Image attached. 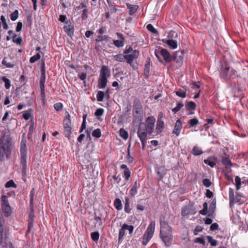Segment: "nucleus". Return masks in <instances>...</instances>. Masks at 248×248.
Masks as SVG:
<instances>
[{"instance_id": "obj_1", "label": "nucleus", "mask_w": 248, "mask_h": 248, "mask_svg": "<svg viewBox=\"0 0 248 248\" xmlns=\"http://www.w3.org/2000/svg\"><path fill=\"white\" fill-rule=\"evenodd\" d=\"M219 76L226 82H233L234 85H231L232 89L236 87V82H239V80L241 79L240 75L237 74V72L226 61H223L220 64L219 70Z\"/></svg>"}, {"instance_id": "obj_2", "label": "nucleus", "mask_w": 248, "mask_h": 248, "mask_svg": "<svg viewBox=\"0 0 248 248\" xmlns=\"http://www.w3.org/2000/svg\"><path fill=\"white\" fill-rule=\"evenodd\" d=\"M160 230L159 236L166 248L170 247L173 243V236L172 228L164 217L160 218Z\"/></svg>"}, {"instance_id": "obj_3", "label": "nucleus", "mask_w": 248, "mask_h": 248, "mask_svg": "<svg viewBox=\"0 0 248 248\" xmlns=\"http://www.w3.org/2000/svg\"><path fill=\"white\" fill-rule=\"evenodd\" d=\"M12 138L10 135L4 134L0 138V161L5 160V155L7 159L11 158L13 149Z\"/></svg>"}, {"instance_id": "obj_4", "label": "nucleus", "mask_w": 248, "mask_h": 248, "mask_svg": "<svg viewBox=\"0 0 248 248\" xmlns=\"http://www.w3.org/2000/svg\"><path fill=\"white\" fill-rule=\"evenodd\" d=\"M155 118L153 116L148 117L145 121V124L141 122L139 124L138 132H144L147 135H151L154 131Z\"/></svg>"}, {"instance_id": "obj_5", "label": "nucleus", "mask_w": 248, "mask_h": 248, "mask_svg": "<svg viewBox=\"0 0 248 248\" xmlns=\"http://www.w3.org/2000/svg\"><path fill=\"white\" fill-rule=\"evenodd\" d=\"M155 54L158 61L164 65L172 61V55L167 49L161 47L155 50Z\"/></svg>"}, {"instance_id": "obj_6", "label": "nucleus", "mask_w": 248, "mask_h": 248, "mask_svg": "<svg viewBox=\"0 0 248 248\" xmlns=\"http://www.w3.org/2000/svg\"><path fill=\"white\" fill-rule=\"evenodd\" d=\"M155 221H152L145 232L142 240V244L146 246L152 238L155 231Z\"/></svg>"}, {"instance_id": "obj_7", "label": "nucleus", "mask_w": 248, "mask_h": 248, "mask_svg": "<svg viewBox=\"0 0 248 248\" xmlns=\"http://www.w3.org/2000/svg\"><path fill=\"white\" fill-rule=\"evenodd\" d=\"M20 162L22 166V171L23 173H26L27 169V152L26 142L24 143L21 142L20 146Z\"/></svg>"}, {"instance_id": "obj_8", "label": "nucleus", "mask_w": 248, "mask_h": 248, "mask_svg": "<svg viewBox=\"0 0 248 248\" xmlns=\"http://www.w3.org/2000/svg\"><path fill=\"white\" fill-rule=\"evenodd\" d=\"M1 207L5 217H9L12 214L11 207L9 204L8 198L5 195H2L0 198Z\"/></svg>"}, {"instance_id": "obj_9", "label": "nucleus", "mask_w": 248, "mask_h": 248, "mask_svg": "<svg viewBox=\"0 0 248 248\" xmlns=\"http://www.w3.org/2000/svg\"><path fill=\"white\" fill-rule=\"evenodd\" d=\"M241 194L238 192L236 193V198H234V190L233 189L230 187L229 189V204L231 208L233 206L234 202H238L240 204L244 203L243 201H242L241 198Z\"/></svg>"}, {"instance_id": "obj_10", "label": "nucleus", "mask_w": 248, "mask_h": 248, "mask_svg": "<svg viewBox=\"0 0 248 248\" xmlns=\"http://www.w3.org/2000/svg\"><path fill=\"white\" fill-rule=\"evenodd\" d=\"M197 213L193 203L190 202L182 208L181 216L185 217L189 215H195Z\"/></svg>"}, {"instance_id": "obj_11", "label": "nucleus", "mask_w": 248, "mask_h": 248, "mask_svg": "<svg viewBox=\"0 0 248 248\" xmlns=\"http://www.w3.org/2000/svg\"><path fill=\"white\" fill-rule=\"evenodd\" d=\"M133 115L135 117H138L141 114L142 107L141 105L140 101L138 98H135L133 100Z\"/></svg>"}, {"instance_id": "obj_12", "label": "nucleus", "mask_w": 248, "mask_h": 248, "mask_svg": "<svg viewBox=\"0 0 248 248\" xmlns=\"http://www.w3.org/2000/svg\"><path fill=\"white\" fill-rule=\"evenodd\" d=\"M184 50L180 51H176L172 54V61H175L176 63H182L184 59L185 54Z\"/></svg>"}, {"instance_id": "obj_13", "label": "nucleus", "mask_w": 248, "mask_h": 248, "mask_svg": "<svg viewBox=\"0 0 248 248\" xmlns=\"http://www.w3.org/2000/svg\"><path fill=\"white\" fill-rule=\"evenodd\" d=\"M116 35L119 39L114 40L113 41V44L117 47L120 48L123 47L124 44V38L123 34L120 32H117Z\"/></svg>"}, {"instance_id": "obj_14", "label": "nucleus", "mask_w": 248, "mask_h": 248, "mask_svg": "<svg viewBox=\"0 0 248 248\" xmlns=\"http://www.w3.org/2000/svg\"><path fill=\"white\" fill-rule=\"evenodd\" d=\"M34 213H29L28 228L26 232V236H27L30 233L31 228L33 226Z\"/></svg>"}, {"instance_id": "obj_15", "label": "nucleus", "mask_w": 248, "mask_h": 248, "mask_svg": "<svg viewBox=\"0 0 248 248\" xmlns=\"http://www.w3.org/2000/svg\"><path fill=\"white\" fill-rule=\"evenodd\" d=\"M110 75L111 72L108 67L105 65H102L99 76L108 78L110 77Z\"/></svg>"}, {"instance_id": "obj_16", "label": "nucleus", "mask_w": 248, "mask_h": 248, "mask_svg": "<svg viewBox=\"0 0 248 248\" xmlns=\"http://www.w3.org/2000/svg\"><path fill=\"white\" fill-rule=\"evenodd\" d=\"M216 202L217 200L216 198H214L212 200L211 202L209 205V208L208 209V214H207V217H210L211 218L214 217V214L216 209Z\"/></svg>"}, {"instance_id": "obj_17", "label": "nucleus", "mask_w": 248, "mask_h": 248, "mask_svg": "<svg viewBox=\"0 0 248 248\" xmlns=\"http://www.w3.org/2000/svg\"><path fill=\"white\" fill-rule=\"evenodd\" d=\"M139 55V51L137 50H133L131 54L125 55V59H126V62L130 63L133 61L134 59H137Z\"/></svg>"}, {"instance_id": "obj_18", "label": "nucleus", "mask_w": 248, "mask_h": 248, "mask_svg": "<svg viewBox=\"0 0 248 248\" xmlns=\"http://www.w3.org/2000/svg\"><path fill=\"white\" fill-rule=\"evenodd\" d=\"M168 170L164 166H160L157 168L156 171L159 180H162L167 173Z\"/></svg>"}, {"instance_id": "obj_19", "label": "nucleus", "mask_w": 248, "mask_h": 248, "mask_svg": "<svg viewBox=\"0 0 248 248\" xmlns=\"http://www.w3.org/2000/svg\"><path fill=\"white\" fill-rule=\"evenodd\" d=\"M164 126L165 124L164 121L161 119H158L155 126V133L156 135L159 134L163 131Z\"/></svg>"}, {"instance_id": "obj_20", "label": "nucleus", "mask_w": 248, "mask_h": 248, "mask_svg": "<svg viewBox=\"0 0 248 248\" xmlns=\"http://www.w3.org/2000/svg\"><path fill=\"white\" fill-rule=\"evenodd\" d=\"M4 223L0 222V236H4V240H5L8 238L9 230L6 227H4Z\"/></svg>"}, {"instance_id": "obj_21", "label": "nucleus", "mask_w": 248, "mask_h": 248, "mask_svg": "<svg viewBox=\"0 0 248 248\" xmlns=\"http://www.w3.org/2000/svg\"><path fill=\"white\" fill-rule=\"evenodd\" d=\"M182 129V123L180 119L176 120L174 129L172 131V133L178 136L180 135V131Z\"/></svg>"}, {"instance_id": "obj_22", "label": "nucleus", "mask_w": 248, "mask_h": 248, "mask_svg": "<svg viewBox=\"0 0 248 248\" xmlns=\"http://www.w3.org/2000/svg\"><path fill=\"white\" fill-rule=\"evenodd\" d=\"M46 78V77L45 61L42 60V62L41 64V77L40 79V82L45 83Z\"/></svg>"}, {"instance_id": "obj_23", "label": "nucleus", "mask_w": 248, "mask_h": 248, "mask_svg": "<svg viewBox=\"0 0 248 248\" xmlns=\"http://www.w3.org/2000/svg\"><path fill=\"white\" fill-rule=\"evenodd\" d=\"M138 136L140 139L141 144H142V150H144L146 144V140H147V137H146V134L144 132H137Z\"/></svg>"}, {"instance_id": "obj_24", "label": "nucleus", "mask_w": 248, "mask_h": 248, "mask_svg": "<svg viewBox=\"0 0 248 248\" xmlns=\"http://www.w3.org/2000/svg\"><path fill=\"white\" fill-rule=\"evenodd\" d=\"M108 82V78L99 76L97 87L99 89H104L107 86Z\"/></svg>"}, {"instance_id": "obj_25", "label": "nucleus", "mask_w": 248, "mask_h": 248, "mask_svg": "<svg viewBox=\"0 0 248 248\" xmlns=\"http://www.w3.org/2000/svg\"><path fill=\"white\" fill-rule=\"evenodd\" d=\"M35 193V189L32 188L30 192V211L29 213H34V205H33V197Z\"/></svg>"}, {"instance_id": "obj_26", "label": "nucleus", "mask_w": 248, "mask_h": 248, "mask_svg": "<svg viewBox=\"0 0 248 248\" xmlns=\"http://www.w3.org/2000/svg\"><path fill=\"white\" fill-rule=\"evenodd\" d=\"M150 60L147 59L146 61V64L144 65L143 75L145 79H148L150 75Z\"/></svg>"}, {"instance_id": "obj_27", "label": "nucleus", "mask_w": 248, "mask_h": 248, "mask_svg": "<svg viewBox=\"0 0 248 248\" xmlns=\"http://www.w3.org/2000/svg\"><path fill=\"white\" fill-rule=\"evenodd\" d=\"M126 5L127 8L129 9L128 14L130 16L133 15L139 9L138 5H132L129 3H126Z\"/></svg>"}, {"instance_id": "obj_28", "label": "nucleus", "mask_w": 248, "mask_h": 248, "mask_svg": "<svg viewBox=\"0 0 248 248\" xmlns=\"http://www.w3.org/2000/svg\"><path fill=\"white\" fill-rule=\"evenodd\" d=\"M185 108L187 111L194 110L196 108V104L192 101H186V102Z\"/></svg>"}, {"instance_id": "obj_29", "label": "nucleus", "mask_w": 248, "mask_h": 248, "mask_svg": "<svg viewBox=\"0 0 248 248\" xmlns=\"http://www.w3.org/2000/svg\"><path fill=\"white\" fill-rule=\"evenodd\" d=\"M243 80H244V79H243L241 78V79H240L239 80L238 83L236 82V87L233 89V90L234 89H236L237 93L238 94V95L241 94L243 92V87L242 86V85L245 83V81ZM232 90H233V89H232Z\"/></svg>"}, {"instance_id": "obj_30", "label": "nucleus", "mask_w": 248, "mask_h": 248, "mask_svg": "<svg viewBox=\"0 0 248 248\" xmlns=\"http://www.w3.org/2000/svg\"><path fill=\"white\" fill-rule=\"evenodd\" d=\"M140 186V185L139 184V187ZM138 187V186L137 181H136L134 182V184L133 185L131 188L129 190V193L131 197H134L137 194Z\"/></svg>"}, {"instance_id": "obj_31", "label": "nucleus", "mask_w": 248, "mask_h": 248, "mask_svg": "<svg viewBox=\"0 0 248 248\" xmlns=\"http://www.w3.org/2000/svg\"><path fill=\"white\" fill-rule=\"evenodd\" d=\"M222 163L225 166H233V164L231 161L229 159V155L226 154H225L224 156H222L221 158Z\"/></svg>"}, {"instance_id": "obj_32", "label": "nucleus", "mask_w": 248, "mask_h": 248, "mask_svg": "<svg viewBox=\"0 0 248 248\" xmlns=\"http://www.w3.org/2000/svg\"><path fill=\"white\" fill-rule=\"evenodd\" d=\"M63 30L67 33V34L70 36L72 37L74 33V26H64Z\"/></svg>"}, {"instance_id": "obj_33", "label": "nucleus", "mask_w": 248, "mask_h": 248, "mask_svg": "<svg viewBox=\"0 0 248 248\" xmlns=\"http://www.w3.org/2000/svg\"><path fill=\"white\" fill-rule=\"evenodd\" d=\"M67 126L71 127V121L70 114L66 111L65 113V117L63 120V127Z\"/></svg>"}, {"instance_id": "obj_34", "label": "nucleus", "mask_w": 248, "mask_h": 248, "mask_svg": "<svg viewBox=\"0 0 248 248\" xmlns=\"http://www.w3.org/2000/svg\"><path fill=\"white\" fill-rule=\"evenodd\" d=\"M124 210L126 213H130L131 212V209L130 207V201L128 197L125 198Z\"/></svg>"}, {"instance_id": "obj_35", "label": "nucleus", "mask_w": 248, "mask_h": 248, "mask_svg": "<svg viewBox=\"0 0 248 248\" xmlns=\"http://www.w3.org/2000/svg\"><path fill=\"white\" fill-rule=\"evenodd\" d=\"M114 206L117 210H121L123 208L121 200L119 198H116L114 201Z\"/></svg>"}, {"instance_id": "obj_36", "label": "nucleus", "mask_w": 248, "mask_h": 248, "mask_svg": "<svg viewBox=\"0 0 248 248\" xmlns=\"http://www.w3.org/2000/svg\"><path fill=\"white\" fill-rule=\"evenodd\" d=\"M192 154L195 156L200 155L202 154L203 152L202 151L201 148L197 146H195L192 151Z\"/></svg>"}, {"instance_id": "obj_37", "label": "nucleus", "mask_w": 248, "mask_h": 248, "mask_svg": "<svg viewBox=\"0 0 248 248\" xmlns=\"http://www.w3.org/2000/svg\"><path fill=\"white\" fill-rule=\"evenodd\" d=\"M199 213L202 215L205 216L207 215L208 214V203L207 202H204L203 203V209L199 211Z\"/></svg>"}, {"instance_id": "obj_38", "label": "nucleus", "mask_w": 248, "mask_h": 248, "mask_svg": "<svg viewBox=\"0 0 248 248\" xmlns=\"http://www.w3.org/2000/svg\"><path fill=\"white\" fill-rule=\"evenodd\" d=\"M168 46L172 49H174L177 47V42L173 39H169V42L168 44Z\"/></svg>"}, {"instance_id": "obj_39", "label": "nucleus", "mask_w": 248, "mask_h": 248, "mask_svg": "<svg viewBox=\"0 0 248 248\" xmlns=\"http://www.w3.org/2000/svg\"><path fill=\"white\" fill-rule=\"evenodd\" d=\"M184 104L182 101L179 102L177 103L176 107L173 108L171 110L174 114H175L178 112L184 107Z\"/></svg>"}, {"instance_id": "obj_40", "label": "nucleus", "mask_w": 248, "mask_h": 248, "mask_svg": "<svg viewBox=\"0 0 248 248\" xmlns=\"http://www.w3.org/2000/svg\"><path fill=\"white\" fill-rule=\"evenodd\" d=\"M198 124H199V120L196 117H194V118L190 119L188 122V124L189 125V127L195 126Z\"/></svg>"}, {"instance_id": "obj_41", "label": "nucleus", "mask_w": 248, "mask_h": 248, "mask_svg": "<svg viewBox=\"0 0 248 248\" xmlns=\"http://www.w3.org/2000/svg\"><path fill=\"white\" fill-rule=\"evenodd\" d=\"M2 81L5 83V87L6 89H9L11 86V82L9 79L5 76L1 77Z\"/></svg>"}, {"instance_id": "obj_42", "label": "nucleus", "mask_w": 248, "mask_h": 248, "mask_svg": "<svg viewBox=\"0 0 248 248\" xmlns=\"http://www.w3.org/2000/svg\"><path fill=\"white\" fill-rule=\"evenodd\" d=\"M120 136L123 139L126 140L128 138V132L125 130L124 128H121L120 130Z\"/></svg>"}, {"instance_id": "obj_43", "label": "nucleus", "mask_w": 248, "mask_h": 248, "mask_svg": "<svg viewBox=\"0 0 248 248\" xmlns=\"http://www.w3.org/2000/svg\"><path fill=\"white\" fill-rule=\"evenodd\" d=\"M104 112V110L103 108H97L94 113V115L96 117L98 120H100L101 119L100 117L103 115Z\"/></svg>"}, {"instance_id": "obj_44", "label": "nucleus", "mask_w": 248, "mask_h": 248, "mask_svg": "<svg viewBox=\"0 0 248 248\" xmlns=\"http://www.w3.org/2000/svg\"><path fill=\"white\" fill-rule=\"evenodd\" d=\"M64 128V134L65 136L68 139H70L71 134V127H63Z\"/></svg>"}, {"instance_id": "obj_45", "label": "nucleus", "mask_w": 248, "mask_h": 248, "mask_svg": "<svg viewBox=\"0 0 248 248\" xmlns=\"http://www.w3.org/2000/svg\"><path fill=\"white\" fill-rule=\"evenodd\" d=\"M207 239L211 246L216 247L218 245L217 241L216 240L214 239L211 236H207Z\"/></svg>"}, {"instance_id": "obj_46", "label": "nucleus", "mask_w": 248, "mask_h": 248, "mask_svg": "<svg viewBox=\"0 0 248 248\" xmlns=\"http://www.w3.org/2000/svg\"><path fill=\"white\" fill-rule=\"evenodd\" d=\"M104 97V92L102 91H99L96 94V99L97 101H103Z\"/></svg>"}, {"instance_id": "obj_47", "label": "nucleus", "mask_w": 248, "mask_h": 248, "mask_svg": "<svg viewBox=\"0 0 248 248\" xmlns=\"http://www.w3.org/2000/svg\"><path fill=\"white\" fill-rule=\"evenodd\" d=\"M213 158L212 157H210L207 159H204L203 162L205 164L209 165L211 168H214V166L216 165V163L213 161L211 160V159Z\"/></svg>"}, {"instance_id": "obj_48", "label": "nucleus", "mask_w": 248, "mask_h": 248, "mask_svg": "<svg viewBox=\"0 0 248 248\" xmlns=\"http://www.w3.org/2000/svg\"><path fill=\"white\" fill-rule=\"evenodd\" d=\"M99 236L100 234L98 231L93 232L91 234L92 239L95 242H96L98 240L99 238Z\"/></svg>"}, {"instance_id": "obj_49", "label": "nucleus", "mask_w": 248, "mask_h": 248, "mask_svg": "<svg viewBox=\"0 0 248 248\" xmlns=\"http://www.w3.org/2000/svg\"><path fill=\"white\" fill-rule=\"evenodd\" d=\"M107 2L108 5V7L110 9L111 14L115 13L118 10V9H117L115 6L111 3L110 0H107Z\"/></svg>"}, {"instance_id": "obj_50", "label": "nucleus", "mask_w": 248, "mask_h": 248, "mask_svg": "<svg viewBox=\"0 0 248 248\" xmlns=\"http://www.w3.org/2000/svg\"><path fill=\"white\" fill-rule=\"evenodd\" d=\"M41 58L39 52L37 53L35 55L32 56L30 59V62L31 63L35 62L36 61L39 60Z\"/></svg>"}, {"instance_id": "obj_51", "label": "nucleus", "mask_w": 248, "mask_h": 248, "mask_svg": "<svg viewBox=\"0 0 248 248\" xmlns=\"http://www.w3.org/2000/svg\"><path fill=\"white\" fill-rule=\"evenodd\" d=\"M125 229L124 226L123 225L121 228L119 230V237H118V242H120L121 240L123 238L124 235H125Z\"/></svg>"}, {"instance_id": "obj_52", "label": "nucleus", "mask_w": 248, "mask_h": 248, "mask_svg": "<svg viewBox=\"0 0 248 248\" xmlns=\"http://www.w3.org/2000/svg\"><path fill=\"white\" fill-rule=\"evenodd\" d=\"M146 28L149 31H151L154 34H157L158 33L157 30H156L151 24H148L146 26Z\"/></svg>"}, {"instance_id": "obj_53", "label": "nucleus", "mask_w": 248, "mask_h": 248, "mask_svg": "<svg viewBox=\"0 0 248 248\" xmlns=\"http://www.w3.org/2000/svg\"><path fill=\"white\" fill-rule=\"evenodd\" d=\"M194 243H200L203 246L206 245V242L203 238V236L196 238L194 241Z\"/></svg>"}, {"instance_id": "obj_54", "label": "nucleus", "mask_w": 248, "mask_h": 248, "mask_svg": "<svg viewBox=\"0 0 248 248\" xmlns=\"http://www.w3.org/2000/svg\"><path fill=\"white\" fill-rule=\"evenodd\" d=\"M6 57H4L3 58L1 62L2 64L7 68H13L15 66V64L10 62H8L6 61Z\"/></svg>"}, {"instance_id": "obj_55", "label": "nucleus", "mask_w": 248, "mask_h": 248, "mask_svg": "<svg viewBox=\"0 0 248 248\" xmlns=\"http://www.w3.org/2000/svg\"><path fill=\"white\" fill-rule=\"evenodd\" d=\"M16 35L14 34L12 37L13 42L17 44V45H21L22 42V38L21 37H18V38H16Z\"/></svg>"}, {"instance_id": "obj_56", "label": "nucleus", "mask_w": 248, "mask_h": 248, "mask_svg": "<svg viewBox=\"0 0 248 248\" xmlns=\"http://www.w3.org/2000/svg\"><path fill=\"white\" fill-rule=\"evenodd\" d=\"M92 136L96 138H99L101 136V131L99 128L94 130L92 132Z\"/></svg>"}, {"instance_id": "obj_57", "label": "nucleus", "mask_w": 248, "mask_h": 248, "mask_svg": "<svg viewBox=\"0 0 248 248\" xmlns=\"http://www.w3.org/2000/svg\"><path fill=\"white\" fill-rule=\"evenodd\" d=\"M5 186L6 188L9 187H14L16 188L17 187L14 181L13 180H10L8 181L5 185Z\"/></svg>"}, {"instance_id": "obj_58", "label": "nucleus", "mask_w": 248, "mask_h": 248, "mask_svg": "<svg viewBox=\"0 0 248 248\" xmlns=\"http://www.w3.org/2000/svg\"><path fill=\"white\" fill-rule=\"evenodd\" d=\"M10 16L12 21H14L16 20L18 17V11L17 10H16L10 15Z\"/></svg>"}, {"instance_id": "obj_59", "label": "nucleus", "mask_w": 248, "mask_h": 248, "mask_svg": "<svg viewBox=\"0 0 248 248\" xmlns=\"http://www.w3.org/2000/svg\"><path fill=\"white\" fill-rule=\"evenodd\" d=\"M114 59H115V60H116L118 62H124V59H125V55H123V54L116 55L115 56H114Z\"/></svg>"}, {"instance_id": "obj_60", "label": "nucleus", "mask_w": 248, "mask_h": 248, "mask_svg": "<svg viewBox=\"0 0 248 248\" xmlns=\"http://www.w3.org/2000/svg\"><path fill=\"white\" fill-rule=\"evenodd\" d=\"M88 12L87 7L83 9L81 14V19L82 20H86L87 19L88 17Z\"/></svg>"}, {"instance_id": "obj_61", "label": "nucleus", "mask_w": 248, "mask_h": 248, "mask_svg": "<svg viewBox=\"0 0 248 248\" xmlns=\"http://www.w3.org/2000/svg\"><path fill=\"white\" fill-rule=\"evenodd\" d=\"M31 109L27 110L26 111H24L22 114V117L25 120H28L30 117H31V113L30 112V111Z\"/></svg>"}, {"instance_id": "obj_62", "label": "nucleus", "mask_w": 248, "mask_h": 248, "mask_svg": "<svg viewBox=\"0 0 248 248\" xmlns=\"http://www.w3.org/2000/svg\"><path fill=\"white\" fill-rule=\"evenodd\" d=\"M235 181L236 183V189L237 190H238L240 188L241 185V178L237 176L235 177Z\"/></svg>"}, {"instance_id": "obj_63", "label": "nucleus", "mask_w": 248, "mask_h": 248, "mask_svg": "<svg viewBox=\"0 0 248 248\" xmlns=\"http://www.w3.org/2000/svg\"><path fill=\"white\" fill-rule=\"evenodd\" d=\"M54 108L56 111H60L62 109L63 105L62 103L58 102L54 105Z\"/></svg>"}, {"instance_id": "obj_64", "label": "nucleus", "mask_w": 248, "mask_h": 248, "mask_svg": "<svg viewBox=\"0 0 248 248\" xmlns=\"http://www.w3.org/2000/svg\"><path fill=\"white\" fill-rule=\"evenodd\" d=\"M124 175L125 180L128 181L131 176V172L129 169L124 170Z\"/></svg>"}]
</instances>
